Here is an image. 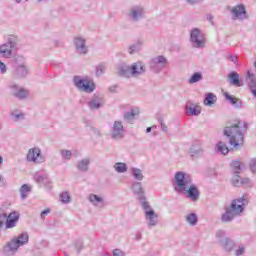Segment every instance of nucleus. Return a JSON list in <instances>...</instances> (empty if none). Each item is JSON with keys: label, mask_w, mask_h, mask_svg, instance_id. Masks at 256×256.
Here are the masks:
<instances>
[{"label": "nucleus", "mask_w": 256, "mask_h": 256, "mask_svg": "<svg viewBox=\"0 0 256 256\" xmlns=\"http://www.w3.org/2000/svg\"><path fill=\"white\" fill-rule=\"evenodd\" d=\"M247 124L239 120L228 121L224 128V135L228 138L231 149H239L245 143Z\"/></svg>", "instance_id": "1"}, {"label": "nucleus", "mask_w": 256, "mask_h": 256, "mask_svg": "<svg viewBox=\"0 0 256 256\" xmlns=\"http://www.w3.org/2000/svg\"><path fill=\"white\" fill-rule=\"evenodd\" d=\"M192 183L193 180L191 179V176L183 171L176 172L172 179V185L176 193H182L183 191H186L187 187H189V185Z\"/></svg>", "instance_id": "2"}, {"label": "nucleus", "mask_w": 256, "mask_h": 256, "mask_svg": "<svg viewBox=\"0 0 256 256\" xmlns=\"http://www.w3.org/2000/svg\"><path fill=\"white\" fill-rule=\"evenodd\" d=\"M141 207L147 227H149V229L157 227V225H159V214L155 212V209H153L147 201H143Z\"/></svg>", "instance_id": "3"}, {"label": "nucleus", "mask_w": 256, "mask_h": 256, "mask_svg": "<svg viewBox=\"0 0 256 256\" xmlns=\"http://www.w3.org/2000/svg\"><path fill=\"white\" fill-rule=\"evenodd\" d=\"M73 83L78 91L84 93H93L95 91V82L88 76H74Z\"/></svg>", "instance_id": "4"}, {"label": "nucleus", "mask_w": 256, "mask_h": 256, "mask_svg": "<svg viewBox=\"0 0 256 256\" xmlns=\"http://www.w3.org/2000/svg\"><path fill=\"white\" fill-rule=\"evenodd\" d=\"M145 15H147V11L145 10V6L141 4L133 5L128 9L126 14L130 23H139L141 19H145Z\"/></svg>", "instance_id": "5"}, {"label": "nucleus", "mask_w": 256, "mask_h": 256, "mask_svg": "<svg viewBox=\"0 0 256 256\" xmlns=\"http://www.w3.org/2000/svg\"><path fill=\"white\" fill-rule=\"evenodd\" d=\"M190 43L194 49H203L206 45L205 35L201 30L194 28L190 32Z\"/></svg>", "instance_id": "6"}, {"label": "nucleus", "mask_w": 256, "mask_h": 256, "mask_svg": "<svg viewBox=\"0 0 256 256\" xmlns=\"http://www.w3.org/2000/svg\"><path fill=\"white\" fill-rule=\"evenodd\" d=\"M15 49H17V38H9L7 43H4L0 46V55L6 59H11Z\"/></svg>", "instance_id": "7"}, {"label": "nucleus", "mask_w": 256, "mask_h": 256, "mask_svg": "<svg viewBox=\"0 0 256 256\" xmlns=\"http://www.w3.org/2000/svg\"><path fill=\"white\" fill-rule=\"evenodd\" d=\"M26 160L28 161V163L41 164V163H45V156L41 152V148L34 147L28 150V153L26 155Z\"/></svg>", "instance_id": "8"}, {"label": "nucleus", "mask_w": 256, "mask_h": 256, "mask_svg": "<svg viewBox=\"0 0 256 256\" xmlns=\"http://www.w3.org/2000/svg\"><path fill=\"white\" fill-rule=\"evenodd\" d=\"M150 69L154 71V73H161L162 69H165L169 65V60L163 55L156 56L150 61Z\"/></svg>", "instance_id": "9"}, {"label": "nucleus", "mask_w": 256, "mask_h": 256, "mask_svg": "<svg viewBox=\"0 0 256 256\" xmlns=\"http://www.w3.org/2000/svg\"><path fill=\"white\" fill-rule=\"evenodd\" d=\"M247 203V196H243L241 198L232 200L228 207L239 217V215L245 211V206Z\"/></svg>", "instance_id": "10"}, {"label": "nucleus", "mask_w": 256, "mask_h": 256, "mask_svg": "<svg viewBox=\"0 0 256 256\" xmlns=\"http://www.w3.org/2000/svg\"><path fill=\"white\" fill-rule=\"evenodd\" d=\"M110 137L114 141H119L125 137V128L123 127V122L115 121L110 130Z\"/></svg>", "instance_id": "11"}, {"label": "nucleus", "mask_w": 256, "mask_h": 256, "mask_svg": "<svg viewBox=\"0 0 256 256\" xmlns=\"http://www.w3.org/2000/svg\"><path fill=\"white\" fill-rule=\"evenodd\" d=\"M76 53L78 55H87L89 53V46H87V39L83 36H77L73 40Z\"/></svg>", "instance_id": "12"}, {"label": "nucleus", "mask_w": 256, "mask_h": 256, "mask_svg": "<svg viewBox=\"0 0 256 256\" xmlns=\"http://www.w3.org/2000/svg\"><path fill=\"white\" fill-rule=\"evenodd\" d=\"M231 13L233 21H245V19L249 18V16H247V9L243 4H238L237 6H234L231 9Z\"/></svg>", "instance_id": "13"}, {"label": "nucleus", "mask_w": 256, "mask_h": 256, "mask_svg": "<svg viewBox=\"0 0 256 256\" xmlns=\"http://www.w3.org/2000/svg\"><path fill=\"white\" fill-rule=\"evenodd\" d=\"M11 94L16 99H20V101H23V99H27L29 97V90L17 85V84H11L10 86Z\"/></svg>", "instance_id": "14"}, {"label": "nucleus", "mask_w": 256, "mask_h": 256, "mask_svg": "<svg viewBox=\"0 0 256 256\" xmlns=\"http://www.w3.org/2000/svg\"><path fill=\"white\" fill-rule=\"evenodd\" d=\"M19 247H21L13 238L9 242L6 243V245L3 247V255L5 256H14L17 251H19Z\"/></svg>", "instance_id": "15"}, {"label": "nucleus", "mask_w": 256, "mask_h": 256, "mask_svg": "<svg viewBox=\"0 0 256 256\" xmlns=\"http://www.w3.org/2000/svg\"><path fill=\"white\" fill-rule=\"evenodd\" d=\"M182 193L186 195L187 199H190V201H193L194 203L199 201V189L193 182L186 188V190H183Z\"/></svg>", "instance_id": "16"}, {"label": "nucleus", "mask_w": 256, "mask_h": 256, "mask_svg": "<svg viewBox=\"0 0 256 256\" xmlns=\"http://www.w3.org/2000/svg\"><path fill=\"white\" fill-rule=\"evenodd\" d=\"M88 201L96 209H105V206L107 205L105 203V198L103 196L97 195V194H89Z\"/></svg>", "instance_id": "17"}, {"label": "nucleus", "mask_w": 256, "mask_h": 256, "mask_svg": "<svg viewBox=\"0 0 256 256\" xmlns=\"http://www.w3.org/2000/svg\"><path fill=\"white\" fill-rule=\"evenodd\" d=\"M130 71L132 73V77H139L140 75L145 74L147 67L145 66V63L138 61L130 65Z\"/></svg>", "instance_id": "18"}, {"label": "nucleus", "mask_w": 256, "mask_h": 256, "mask_svg": "<svg viewBox=\"0 0 256 256\" xmlns=\"http://www.w3.org/2000/svg\"><path fill=\"white\" fill-rule=\"evenodd\" d=\"M103 105H105V101L103 97L99 95H93L88 103V107L91 111H97V109H101Z\"/></svg>", "instance_id": "19"}, {"label": "nucleus", "mask_w": 256, "mask_h": 256, "mask_svg": "<svg viewBox=\"0 0 256 256\" xmlns=\"http://www.w3.org/2000/svg\"><path fill=\"white\" fill-rule=\"evenodd\" d=\"M5 221L6 229H13V227H17V223H19V213L13 211L8 216L6 214Z\"/></svg>", "instance_id": "20"}, {"label": "nucleus", "mask_w": 256, "mask_h": 256, "mask_svg": "<svg viewBox=\"0 0 256 256\" xmlns=\"http://www.w3.org/2000/svg\"><path fill=\"white\" fill-rule=\"evenodd\" d=\"M132 191L137 195L141 205H143V201H147L145 200V190H143V185L141 182H134L132 184Z\"/></svg>", "instance_id": "21"}, {"label": "nucleus", "mask_w": 256, "mask_h": 256, "mask_svg": "<svg viewBox=\"0 0 256 256\" xmlns=\"http://www.w3.org/2000/svg\"><path fill=\"white\" fill-rule=\"evenodd\" d=\"M117 75L120 77H126L127 79L133 77L131 73V66L127 63H122L117 67Z\"/></svg>", "instance_id": "22"}, {"label": "nucleus", "mask_w": 256, "mask_h": 256, "mask_svg": "<svg viewBox=\"0 0 256 256\" xmlns=\"http://www.w3.org/2000/svg\"><path fill=\"white\" fill-rule=\"evenodd\" d=\"M90 165H91V158L85 157V158H82V159L78 160L77 165H76V169L80 173H87V171H89V166Z\"/></svg>", "instance_id": "23"}, {"label": "nucleus", "mask_w": 256, "mask_h": 256, "mask_svg": "<svg viewBox=\"0 0 256 256\" xmlns=\"http://www.w3.org/2000/svg\"><path fill=\"white\" fill-rule=\"evenodd\" d=\"M220 247L225 251V253H231L233 249H235V241L231 238H224V240H220Z\"/></svg>", "instance_id": "24"}, {"label": "nucleus", "mask_w": 256, "mask_h": 256, "mask_svg": "<svg viewBox=\"0 0 256 256\" xmlns=\"http://www.w3.org/2000/svg\"><path fill=\"white\" fill-rule=\"evenodd\" d=\"M225 212L221 215L220 220L222 223H231L235 217H238L230 208L229 206H226Z\"/></svg>", "instance_id": "25"}, {"label": "nucleus", "mask_w": 256, "mask_h": 256, "mask_svg": "<svg viewBox=\"0 0 256 256\" xmlns=\"http://www.w3.org/2000/svg\"><path fill=\"white\" fill-rule=\"evenodd\" d=\"M143 45H145L143 40H137L136 42H134L133 44H131L128 47V53L130 55H135V53H140L141 52V48L143 47Z\"/></svg>", "instance_id": "26"}, {"label": "nucleus", "mask_w": 256, "mask_h": 256, "mask_svg": "<svg viewBox=\"0 0 256 256\" xmlns=\"http://www.w3.org/2000/svg\"><path fill=\"white\" fill-rule=\"evenodd\" d=\"M186 113L189 116L197 117V115H201V107L195 104H187Z\"/></svg>", "instance_id": "27"}, {"label": "nucleus", "mask_w": 256, "mask_h": 256, "mask_svg": "<svg viewBox=\"0 0 256 256\" xmlns=\"http://www.w3.org/2000/svg\"><path fill=\"white\" fill-rule=\"evenodd\" d=\"M10 115L14 123H21V121H25V113L21 110H13Z\"/></svg>", "instance_id": "28"}, {"label": "nucleus", "mask_w": 256, "mask_h": 256, "mask_svg": "<svg viewBox=\"0 0 256 256\" xmlns=\"http://www.w3.org/2000/svg\"><path fill=\"white\" fill-rule=\"evenodd\" d=\"M228 79L230 81V84L234 85V87H243V84L241 83V79H239V74L237 72H231L228 75Z\"/></svg>", "instance_id": "29"}, {"label": "nucleus", "mask_w": 256, "mask_h": 256, "mask_svg": "<svg viewBox=\"0 0 256 256\" xmlns=\"http://www.w3.org/2000/svg\"><path fill=\"white\" fill-rule=\"evenodd\" d=\"M247 75H248V85L250 87L251 93H252V95H254V97H256V78H255V74L248 71Z\"/></svg>", "instance_id": "30"}, {"label": "nucleus", "mask_w": 256, "mask_h": 256, "mask_svg": "<svg viewBox=\"0 0 256 256\" xmlns=\"http://www.w3.org/2000/svg\"><path fill=\"white\" fill-rule=\"evenodd\" d=\"M27 75H29V70L23 64L19 65L16 68V73H15L16 79L27 77Z\"/></svg>", "instance_id": "31"}, {"label": "nucleus", "mask_w": 256, "mask_h": 256, "mask_svg": "<svg viewBox=\"0 0 256 256\" xmlns=\"http://www.w3.org/2000/svg\"><path fill=\"white\" fill-rule=\"evenodd\" d=\"M14 240L20 247H23V245H27L29 243V234L22 233L15 237Z\"/></svg>", "instance_id": "32"}, {"label": "nucleus", "mask_w": 256, "mask_h": 256, "mask_svg": "<svg viewBox=\"0 0 256 256\" xmlns=\"http://www.w3.org/2000/svg\"><path fill=\"white\" fill-rule=\"evenodd\" d=\"M204 151L205 150L203 149V147L193 145L192 147H190L189 154L191 155V157H201Z\"/></svg>", "instance_id": "33"}, {"label": "nucleus", "mask_w": 256, "mask_h": 256, "mask_svg": "<svg viewBox=\"0 0 256 256\" xmlns=\"http://www.w3.org/2000/svg\"><path fill=\"white\" fill-rule=\"evenodd\" d=\"M224 96L227 99V101H229L231 103V105H233V107H236V109H240L241 100H239L235 96L229 95V93H227V92L224 94Z\"/></svg>", "instance_id": "34"}, {"label": "nucleus", "mask_w": 256, "mask_h": 256, "mask_svg": "<svg viewBox=\"0 0 256 256\" xmlns=\"http://www.w3.org/2000/svg\"><path fill=\"white\" fill-rule=\"evenodd\" d=\"M185 219H186V223H188V225H190L191 227H195V225H197V221H198L197 214L195 213L187 214Z\"/></svg>", "instance_id": "35"}, {"label": "nucleus", "mask_w": 256, "mask_h": 256, "mask_svg": "<svg viewBox=\"0 0 256 256\" xmlns=\"http://www.w3.org/2000/svg\"><path fill=\"white\" fill-rule=\"evenodd\" d=\"M217 101V96L213 93H208L206 98L204 99V105L207 107H211V105H215Z\"/></svg>", "instance_id": "36"}, {"label": "nucleus", "mask_w": 256, "mask_h": 256, "mask_svg": "<svg viewBox=\"0 0 256 256\" xmlns=\"http://www.w3.org/2000/svg\"><path fill=\"white\" fill-rule=\"evenodd\" d=\"M131 173H132V176L134 177V179H136V181H143V179L145 177L143 175V170H141L139 168H132Z\"/></svg>", "instance_id": "37"}, {"label": "nucleus", "mask_w": 256, "mask_h": 256, "mask_svg": "<svg viewBox=\"0 0 256 256\" xmlns=\"http://www.w3.org/2000/svg\"><path fill=\"white\" fill-rule=\"evenodd\" d=\"M116 173H127V164L123 162H116L113 166Z\"/></svg>", "instance_id": "38"}, {"label": "nucleus", "mask_w": 256, "mask_h": 256, "mask_svg": "<svg viewBox=\"0 0 256 256\" xmlns=\"http://www.w3.org/2000/svg\"><path fill=\"white\" fill-rule=\"evenodd\" d=\"M29 193H31V186L24 184L20 187V197L22 200H25Z\"/></svg>", "instance_id": "39"}, {"label": "nucleus", "mask_w": 256, "mask_h": 256, "mask_svg": "<svg viewBox=\"0 0 256 256\" xmlns=\"http://www.w3.org/2000/svg\"><path fill=\"white\" fill-rule=\"evenodd\" d=\"M203 80V74L201 72L194 73L188 80V83L190 85H193V83H199V81Z\"/></svg>", "instance_id": "40"}, {"label": "nucleus", "mask_w": 256, "mask_h": 256, "mask_svg": "<svg viewBox=\"0 0 256 256\" xmlns=\"http://www.w3.org/2000/svg\"><path fill=\"white\" fill-rule=\"evenodd\" d=\"M137 115H139V111L132 110L124 114V119L125 121H128L129 123H131V121L135 119Z\"/></svg>", "instance_id": "41"}, {"label": "nucleus", "mask_w": 256, "mask_h": 256, "mask_svg": "<svg viewBox=\"0 0 256 256\" xmlns=\"http://www.w3.org/2000/svg\"><path fill=\"white\" fill-rule=\"evenodd\" d=\"M216 149L219 153H222V155H227V153H229V148L223 142H218Z\"/></svg>", "instance_id": "42"}, {"label": "nucleus", "mask_w": 256, "mask_h": 256, "mask_svg": "<svg viewBox=\"0 0 256 256\" xmlns=\"http://www.w3.org/2000/svg\"><path fill=\"white\" fill-rule=\"evenodd\" d=\"M60 201L64 204L71 203V195H69V192H62L60 194Z\"/></svg>", "instance_id": "43"}, {"label": "nucleus", "mask_w": 256, "mask_h": 256, "mask_svg": "<svg viewBox=\"0 0 256 256\" xmlns=\"http://www.w3.org/2000/svg\"><path fill=\"white\" fill-rule=\"evenodd\" d=\"M60 153L64 161H70V159L73 157V152H71V150H61Z\"/></svg>", "instance_id": "44"}, {"label": "nucleus", "mask_w": 256, "mask_h": 256, "mask_svg": "<svg viewBox=\"0 0 256 256\" xmlns=\"http://www.w3.org/2000/svg\"><path fill=\"white\" fill-rule=\"evenodd\" d=\"M232 185L234 187H241V177L239 176V173H234L232 178Z\"/></svg>", "instance_id": "45"}, {"label": "nucleus", "mask_w": 256, "mask_h": 256, "mask_svg": "<svg viewBox=\"0 0 256 256\" xmlns=\"http://www.w3.org/2000/svg\"><path fill=\"white\" fill-rule=\"evenodd\" d=\"M216 238H217L218 243H219V245H220V243H221L222 240L227 239V237H225V231H224V230H218V231L216 232Z\"/></svg>", "instance_id": "46"}, {"label": "nucleus", "mask_w": 256, "mask_h": 256, "mask_svg": "<svg viewBox=\"0 0 256 256\" xmlns=\"http://www.w3.org/2000/svg\"><path fill=\"white\" fill-rule=\"evenodd\" d=\"M231 166H232V169H233L234 173H240L241 172V162L233 161Z\"/></svg>", "instance_id": "47"}, {"label": "nucleus", "mask_w": 256, "mask_h": 256, "mask_svg": "<svg viewBox=\"0 0 256 256\" xmlns=\"http://www.w3.org/2000/svg\"><path fill=\"white\" fill-rule=\"evenodd\" d=\"M104 73H105V65H103V64L98 65V67L96 69L97 77H101V75H103Z\"/></svg>", "instance_id": "48"}, {"label": "nucleus", "mask_w": 256, "mask_h": 256, "mask_svg": "<svg viewBox=\"0 0 256 256\" xmlns=\"http://www.w3.org/2000/svg\"><path fill=\"white\" fill-rule=\"evenodd\" d=\"M243 255H245V246H239L238 249L235 250V256Z\"/></svg>", "instance_id": "49"}, {"label": "nucleus", "mask_w": 256, "mask_h": 256, "mask_svg": "<svg viewBox=\"0 0 256 256\" xmlns=\"http://www.w3.org/2000/svg\"><path fill=\"white\" fill-rule=\"evenodd\" d=\"M74 249L77 253H81V249H83V243L82 242H76L74 244Z\"/></svg>", "instance_id": "50"}, {"label": "nucleus", "mask_w": 256, "mask_h": 256, "mask_svg": "<svg viewBox=\"0 0 256 256\" xmlns=\"http://www.w3.org/2000/svg\"><path fill=\"white\" fill-rule=\"evenodd\" d=\"M0 73H2V75H5V73H7V65H5V63H3L0 60Z\"/></svg>", "instance_id": "51"}, {"label": "nucleus", "mask_w": 256, "mask_h": 256, "mask_svg": "<svg viewBox=\"0 0 256 256\" xmlns=\"http://www.w3.org/2000/svg\"><path fill=\"white\" fill-rule=\"evenodd\" d=\"M5 219H7V214H0V230L5 225Z\"/></svg>", "instance_id": "52"}, {"label": "nucleus", "mask_w": 256, "mask_h": 256, "mask_svg": "<svg viewBox=\"0 0 256 256\" xmlns=\"http://www.w3.org/2000/svg\"><path fill=\"white\" fill-rule=\"evenodd\" d=\"M250 169H251L252 173H255V175H256V160L255 159H252L250 161Z\"/></svg>", "instance_id": "53"}, {"label": "nucleus", "mask_w": 256, "mask_h": 256, "mask_svg": "<svg viewBox=\"0 0 256 256\" xmlns=\"http://www.w3.org/2000/svg\"><path fill=\"white\" fill-rule=\"evenodd\" d=\"M112 253H113V256H125V252H123L120 249H114Z\"/></svg>", "instance_id": "54"}, {"label": "nucleus", "mask_w": 256, "mask_h": 256, "mask_svg": "<svg viewBox=\"0 0 256 256\" xmlns=\"http://www.w3.org/2000/svg\"><path fill=\"white\" fill-rule=\"evenodd\" d=\"M49 213H51V209H49V208L42 211L40 214L41 219H45L46 215H49Z\"/></svg>", "instance_id": "55"}, {"label": "nucleus", "mask_w": 256, "mask_h": 256, "mask_svg": "<svg viewBox=\"0 0 256 256\" xmlns=\"http://www.w3.org/2000/svg\"><path fill=\"white\" fill-rule=\"evenodd\" d=\"M35 180L37 181V183H45V176H41V175H37L35 177Z\"/></svg>", "instance_id": "56"}, {"label": "nucleus", "mask_w": 256, "mask_h": 256, "mask_svg": "<svg viewBox=\"0 0 256 256\" xmlns=\"http://www.w3.org/2000/svg\"><path fill=\"white\" fill-rule=\"evenodd\" d=\"M251 183V179L249 178H244L240 180V186L241 185H249Z\"/></svg>", "instance_id": "57"}, {"label": "nucleus", "mask_w": 256, "mask_h": 256, "mask_svg": "<svg viewBox=\"0 0 256 256\" xmlns=\"http://www.w3.org/2000/svg\"><path fill=\"white\" fill-rule=\"evenodd\" d=\"M160 127H161L163 133H167L168 128H167V125L165 123H163V120L160 121Z\"/></svg>", "instance_id": "58"}, {"label": "nucleus", "mask_w": 256, "mask_h": 256, "mask_svg": "<svg viewBox=\"0 0 256 256\" xmlns=\"http://www.w3.org/2000/svg\"><path fill=\"white\" fill-rule=\"evenodd\" d=\"M229 59L232 63H237V61H239V58L235 55H230Z\"/></svg>", "instance_id": "59"}, {"label": "nucleus", "mask_w": 256, "mask_h": 256, "mask_svg": "<svg viewBox=\"0 0 256 256\" xmlns=\"http://www.w3.org/2000/svg\"><path fill=\"white\" fill-rule=\"evenodd\" d=\"M206 19H207V21H209L211 23V25H213V15L207 14Z\"/></svg>", "instance_id": "60"}, {"label": "nucleus", "mask_w": 256, "mask_h": 256, "mask_svg": "<svg viewBox=\"0 0 256 256\" xmlns=\"http://www.w3.org/2000/svg\"><path fill=\"white\" fill-rule=\"evenodd\" d=\"M188 3H189V5H195L196 3H199V1H201V0H186Z\"/></svg>", "instance_id": "61"}, {"label": "nucleus", "mask_w": 256, "mask_h": 256, "mask_svg": "<svg viewBox=\"0 0 256 256\" xmlns=\"http://www.w3.org/2000/svg\"><path fill=\"white\" fill-rule=\"evenodd\" d=\"M109 90L111 91V93H115L117 91V86H111Z\"/></svg>", "instance_id": "62"}, {"label": "nucleus", "mask_w": 256, "mask_h": 256, "mask_svg": "<svg viewBox=\"0 0 256 256\" xmlns=\"http://www.w3.org/2000/svg\"><path fill=\"white\" fill-rule=\"evenodd\" d=\"M153 128H154V129H157V126L154 125V126H152V127H148V128L146 129V133H151V130H152Z\"/></svg>", "instance_id": "63"}, {"label": "nucleus", "mask_w": 256, "mask_h": 256, "mask_svg": "<svg viewBox=\"0 0 256 256\" xmlns=\"http://www.w3.org/2000/svg\"><path fill=\"white\" fill-rule=\"evenodd\" d=\"M3 163V157L0 155V165Z\"/></svg>", "instance_id": "64"}]
</instances>
